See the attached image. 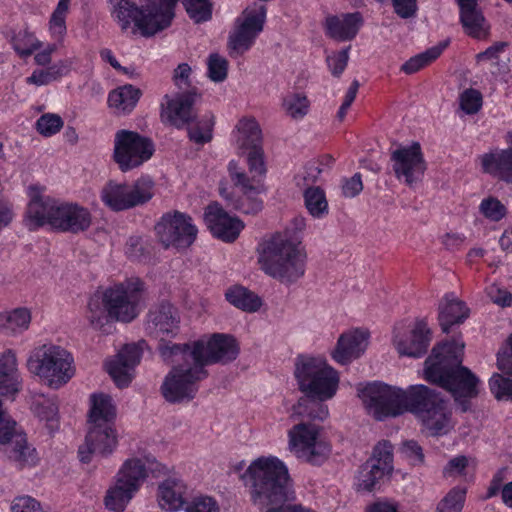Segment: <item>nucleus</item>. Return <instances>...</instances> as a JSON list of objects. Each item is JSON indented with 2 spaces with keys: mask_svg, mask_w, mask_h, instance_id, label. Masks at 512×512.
Returning <instances> with one entry per match:
<instances>
[{
  "mask_svg": "<svg viewBox=\"0 0 512 512\" xmlns=\"http://www.w3.org/2000/svg\"><path fill=\"white\" fill-rule=\"evenodd\" d=\"M361 398L368 412L377 420L409 411L416 415L423 429L431 436L445 435L454 426L447 404L425 385H412L402 390L383 383H372L362 390Z\"/></svg>",
  "mask_w": 512,
  "mask_h": 512,
  "instance_id": "f257e3e1",
  "label": "nucleus"
},
{
  "mask_svg": "<svg viewBox=\"0 0 512 512\" xmlns=\"http://www.w3.org/2000/svg\"><path fill=\"white\" fill-rule=\"evenodd\" d=\"M250 501L264 512H298L294 483L286 463L274 455L253 459L239 474Z\"/></svg>",
  "mask_w": 512,
  "mask_h": 512,
  "instance_id": "f03ea898",
  "label": "nucleus"
},
{
  "mask_svg": "<svg viewBox=\"0 0 512 512\" xmlns=\"http://www.w3.org/2000/svg\"><path fill=\"white\" fill-rule=\"evenodd\" d=\"M294 376L299 390L306 396L293 406L292 417L324 421L329 416L323 402L332 399L339 388L340 375L322 357L299 355Z\"/></svg>",
  "mask_w": 512,
  "mask_h": 512,
  "instance_id": "7ed1b4c3",
  "label": "nucleus"
},
{
  "mask_svg": "<svg viewBox=\"0 0 512 512\" xmlns=\"http://www.w3.org/2000/svg\"><path fill=\"white\" fill-rule=\"evenodd\" d=\"M463 350L460 340L436 345L425 361L424 378L450 392L462 411H467L468 401L479 393L480 380L461 366Z\"/></svg>",
  "mask_w": 512,
  "mask_h": 512,
  "instance_id": "20e7f679",
  "label": "nucleus"
},
{
  "mask_svg": "<svg viewBox=\"0 0 512 512\" xmlns=\"http://www.w3.org/2000/svg\"><path fill=\"white\" fill-rule=\"evenodd\" d=\"M177 0H109L110 13L122 33L151 37L170 26Z\"/></svg>",
  "mask_w": 512,
  "mask_h": 512,
  "instance_id": "39448f33",
  "label": "nucleus"
},
{
  "mask_svg": "<svg viewBox=\"0 0 512 512\" xmlns=\"http://www.w3.org/2000/svg\"><path fill=\"white\" fill-rule=\"evenodd\" d=\"M258 263L269 276L292 283L305 273L306 253L288 230L263 240L258 246Z\"/></svg>",
  "mask_w": 512,
  "mask_h": 512,
  "instance_id": "423d86ee",
  "label": "nucleus"
},
{
  "mask_svg": "<svg viewBox=\"0 0 512 512\" xmlns=\"http://www.w3.org/2000/svg\"><path fill=\"white\" fill-rule=\"evenodd\" d=\"M159 351L165 360L193 361L205 368L207 365L226 364L235 360L239 354V345L231 335L214 333L191 344L161 343Z\"/></svg>",
  "mask_w": 512,
  "mask_h": 512,
  "instance_id": "0eeeda50",
  "label": "nucleus"
},
{
  "mask_svg": "<svg viewBox=\"0 0 512 512\" xmlns=\"http://www.w3.org/2000/svg\"><path fill=\"white\" fill-rule=\"evenodd\" d=\"M156 462L149 457H130L119 467L107 489L104 504L114 512H123L154 470Z\"/></svg>",
  "mask_w": 512,
  "mask_h": 512,
  "instance_id": "6e6552de",
  "label": "nucleus"
},
{
  "mask_svg": "<svg viewBox=\"0 0 512 512\" xmlns=\"http://www.w3.org/2000/svg\"><path fill=\"white\" fill-rule=\"evenodd\" d=\"M26 365L31 374L53 389L67 384L76 371L72 354L56 345H43L34 349Z\"/></svg>",
  "mask_w": 512,
  "mask_h": 512,
  "instance_id": "1a4fd4ad",
  "label": "nucleus"
},
{
  "mask_svg": "<svg viewBox=\"0 0 512 512\" xmlns=\"http://www.w3.org/2000/svg\"><path fill=\"white\" fill-rule=\"evenodd\" d=\"M287 437L288 450L302 462L320 466L331 454L332 445L317 424L302 421L288 430Z\"/></svg>",
  "mask_w": 512,
  "mask_h": 512,
  "instance_id": "9d476101",
  "label": "nucleus"
},
{
  "mask_svg": "<svg viewBox=\"0 0 512 512\" xmlns=\"http://www.w3.org/2000/svg\"><path fill=\"white\" fill-rule=\"evenodd\" d=\"M175 365L165 376L161 385V393L169 403H182L192 400L197 391L198 383L206 379L208 371L196 362L187 360L171 361Z\"/></svg>",
  "mask_w": 512,
  "mask_h": 512,
  "instance_id": "9b49d317",
  "label": "nucleus"
},
{
  "mask_svg": "<svg viewBox=\"0 0 512 512\" xmlns=\"http://www.w3.org/2000/svg\"><path fill=\"white\" fill-rule=\"evenodd\" d=\"M108 315L116 321L131 322L141 311L145 285L139 278H128L103 290Z\"/></svg>",
  "mask_w": 512,
  "mask_h": 512,
  "instance_id": "f8f14e48",
  "label": "nucleus"
},
{
  "mask_svg": "<svg viewBox=\"0 0 512 512\" xmlns=\"http://www.w3.org/2000/svg\"><path fill=\"white\" fill-rule=\"evenodd\" d=\"M153 187L148 177L132 183L110 180L101 188L100 199L112 211H125L147 203L153 197Z\"/></svg>",
  "mask_w": 512,
  "mask_h": 512,
  "instance_id": "ddd939ff",
  "label": "nucleus"
},
{
  "mask_svg": "<svg viewBox=\"0 0 512 512\" xmlns=\"http://www.w3.org/2000/svg\"><path fill=\"white\" fill-rule=\"evenodd\" d=\"M154 144L135 131L119 130L114 137L113 159L122 172L140 167L154 154Z\"/></svg>",
  "mask_w": 512,
  "mask_h": 512,
  "instance_id": "4468645a",
  "label": "nucleus"
},
{
  "mask_svg": "<svg viewBox=\"0 0 512 512\" xmlns=\"http://www.w3.org/2000/svg\"><path fill=\"white\" fill-rule=\"evenodd\" d=\"M266 21V7L260 3L248 6L235 21L230 33L228 47L231 55H242L255 43L263 31Z\"/></svg>",
  "mask_w": 512,
  "mask_h": 512,
  "instance_id": "2eb2a0df",
  "label": "nucleus"
},
{
  "mask_svg": "<svg viewBox=\"0 0 512 512\" xmlns=\"http://www.w3.org/2000/svg\"><path fill=\"white\" fill-rule=\"evenodd\" d=\"M228 173L236 191L231 197L223 193L222 195L230 201L233 208L245 214H256L261 211L263 202L259 194L262 192V183L259 179L249 178L235 160L228 163Z\"/></svg>",
  "mask_w": 512,
  "mask_h": 512,
  "instance_id": "dca6fc26",
  "label": "nucleus"
},
{
  "mask_svg": "<svg viewBox=\"0 0 512 512\" xmlns=\"http://www.w3.org/2000/svg\"><path fill=\"white\" fill-rule=\"evenodd\" d=\"M160 242L166 247L186 249L193 244L198 229L192 218L182 212L164 214L155 226Z\"/></svg>",
  "mask_w": 512,
  "mask_h": 512,
  "instance_id": "f3484780",
  "label": "nucleus"
},
{
  "mask_svg": "<svg viewBox=\"0 0 512 512\" xmlns=\"http://www.w3.org/2000/svg\"><path fill=\"white\" fill-rule=\"evenodd\" d=\"M431 341V331L425 319L410 324L400 323L393 329L392 344L400 356L419 358Z\"/></svg>",
  "mask_w": 512,
  "mask_h": 512,
  "instance_id": "a211bd4d",
  "label": "nucleus"
},
{
  "mask_svg": "<svg viewBox=\"0 0 512 512\" xmlns=\"http://www.w3.org/2000/svg\"><path fill=\"white\" fill-rule=\"evenodd\" d=\"M391 162L396 178L408 186L419 182L426 171L424 155L417 142L392 151Z\"/></svg>",
  "mask_w": 512,
  "mask_h": 512,
  "instance_id": "6ab92c4d",
  "label": "nucleus"
},
{
  "mask_svg": "<svg viewBox=\"0 0 512 512\" xmlns=\"http://www.w3.org/2000/svg\"><path fill=\"white\" fill-rule=\"evenodd\" d=\"M71 0H59L53 12L51 13L47 30L53 43L47 44L42 50L34 56V62L38 66H45L51 63L53 54L59 46H62L67 36V16L70 10Z\"/></svg>",
  "mask_w": 512,
  "mask_h": 512,
  "instance_id": "aec40b11",
  "label": "nucleus"
},
{
  "mask_svg": "<svg viewBox=\"0 0 512 512\" xmlns=\"http://www.w3.org/2000/svg\"><path fill=\"white\" fill-rule=\"evenodd\" d=\"M44 190L39 185H30L27 188L29 202L24 222L29 230H37L45 225L52 228V218L55 217L58 201L44 195Z\"/></svg>",
  "mask_w": 512,
  "mask_h": 512,
  "instance_id": "412c9836",
  "label": "nucleus"
},
{
  "mask_svg": "<svg viewBox=\"0 0 512 512\" xmlns=\"http://www.w3.org/2000/svg\"><path fill=\"white\" fill-rule=\"evenodd\" d=\"M144 346L145 341L127 344L113 359L105 362L107 372L118 387H127L131 383L134 369L140 363Z\"/></svg>",
  "mask_w": 512,
  "mask_h": 512,
  "instance_id": "4be33fe9",
  "label": "nucleus"
},
{
  "mask_svg": "<svg viewBox=\"0 0 512 512\" xmlns=\"http://www.w3.org/2000/svg\"><path fill=\"white\" fill-rule=\"evenodd\" d=\"M118 443L114 425H88L85 442L79 447L81 462L89 463L93 454L108 455Z\"/></svg>",
  "mask_w": 512,
  "mask_h": 512,
  "instance_id": "5701e85b",
  "label": "nucleus"
},
{
  "mask_svg": "<svg viewBox=\"0 0 512 512\" xmlns=\"http://www.w3.org/2000/svg\"><path fill=\"white\" fill-rule=\"evenodd\" d=\"M204 220L213 236L227 243L234 242L245 226L242 220L228 214L218 203L208 205Z\"/></svg>",
  "mask_w": 512,
  "mask_h": 512,
  "instance_id": "b1692460",
  "label": "nucleus"
},
{
  "mask_svg": "<svg viewBox=\"0 0 512 512\" xmlns=\"http://www.w3.org/2000/svg\"><path fill=\"white\" fill-rule=\"evenodd\" d=\"M52 218V228L61 232L79 233L86 231L92 223L88 208L73 202H58Z\"/></svg>",
  "mask_w": 512,
  "mask_h": 512,
  "instance_id": "393cba45",
  "label": "nucleus"
},
{
  "mask_svg": "<svg viewBox=\"0 0 512 512\" xmlns=\"http://www.w3.org/2000/svg\"><path fill=\"white\" fill-rule=\"evenodd\" d=\"M369 333L361 329H352L342 333L331 352L332 359L340 364L347 365L358 359L367 349Z\"/></svg>",
  "mask_w": 512,
  "mask_h": 512,
  "instance_id": "a878e982",
  "label": "nucleus"
},
{
  "mask_svg": "<svg viewBox=\"0 0 512 512\" xmlns=\"http://www.w3.org/2000/svg\"><path fill=\"white\" fill-rule=\"evenodd\" d=\"M179 323L177 309L169 303H163L149 312L146 329L152 337L163 341L177 333Z\"/></svg>",
  "mask_w": 512,
  "mask_h": 512,
  "instance_id": "bb28decb",
  "label": "nucleus"
},
{
  "mask_svg": "<svg viewBox=\"0 0 512 512\" xmlns=\"http://www.w3.org/2000/svg\"><path fill=\"white\" fill-rule=\"evenodd\" d=\"M363 25L359 12L328 15L323 23L326 36L339 42L350 41L356 37Z\"/></svg>",
  "mask_w": 512,
  "mask_h": 512,
  "instance_id": "cd10ccee",
  "label": "nucleus"
},
{
  "mask_svg": "<svg viewBox=\"0 0 512 512\" xmlns=\"http://www.w3.org/2000/svg\"><path fill=\"white\" fill-rule=\"evenodd\" d=\"M194 95V91L182 92L173 98L166 95L165 103H162V117L177 128L188 124L192 118Z\"/></svg>",
  "mask_w": 512,
  "mask_h": 512,
  "instance_id": "c85d7f7f",
  "label": "nucleus"
},
{
  "mask_svg": "<svg viewBox=\"0 0 512 512\" xmlns=\"http://www.w3.org/2000/svg\"><path fill=\"white\" fill-rule=\"evenodd\" d=\"M233 146L239 154L262 146V131L258 122L251 117L241 118L231 134Z\"/></svg>",
  "mask_w": 512,
  "mask_h": 512,
  "instance_id": "c756f323",
  "label": "nucleus"
},
{
  "mask_svg": "<svg viewBox=\"0 0 512 512\" xmlns=\"http://www.w3.org/2000/svg\"><path fill=\"white\" fill-rule=\"evenodd\" d=\"M186 484L178 478H167L158 485L157 500L162 510L176 512L185 504Z\"/></svg>",
  "mask_w": 512,
  "mask_h": 512,
  "instance_id": "7c9ffc66",
  "label": "nucleus"
},
{
  "mask_svg": "<svg viewBox=\"0 0 512 512\" xmlns=\"http://www.w3.org/2000/svg\"><path fill=\"white\" fill-rule=\"evenodd\" d=\"M439 323L443 332L451 326L462 323L469 315V309L455 294H446L439 303Z\"/></svg>",
  "mask_w": 512,
  "mask_h": 512,
  "instance_id": "2f4dec72",
  "label": "nucleus"
},
{
  "mask_svg": "<svg viewBox=\"0 0 512 512\" xmlns=\"http://www.w3.org/2000/svg\"><path fill=\"white\" fill-rule=\"evenodd\" d=\"M88 425H114L116 407L110 395L94 393L89 398Z\"/></svg>",
  "mask_w": 512,
  "mask_h": 512,
  "instance_id": "473e14b6",
  "label": "nucleus"
},
{
  "mask_svg": "<svg viewBox=\"0 0 512 512\" xmlns=\"http://www.w3.org/2000/svg\"><path fill=\"white\" fill-rule=\"evenodd\" d=\"M75 65V58L67 57L56 61L53 64L46 65L44 69H36L26 79L28 84L36 86L48 85L53 81H58L69 75Z\"/></svg>",
  "mask_w": 512,
  "mask_h": 512,
  "instance_id": "72a5a7b5",
  "label": "nucleus"
},
{
  "mask_svg": "<svg viewBox=\"0 0 512 512\" xmlns=\"http://www.w3.org/2000/svg\"><path fill=\"white\" fill-rule=\"evenodd\" d=\"M460 21L463 29L470 37L482 40L490 33V25L478 7V4L460 8Z\"/></svg>",
  "mask_w": 512,
  "mask_h": 512,
  "instance_id": "f704fd0d",
  "label": "nucleus"
},
{
  "mask_svg": "<svg viewBox=\"0 0 512 512\" xmlns=\"http://www.w3.org/2000/svg\"><path fill=\"white\" fill-rule=\"evenodd\" d=\"M485 172L497 175L500 179L512 183V146L507 149L485 154L481 158Z\"/></svg>",
  "mask_w": 512,
  "mask_h": 512,
  "instance_id": "c9c22d12",
  "label": "nucleus"
},
{
  "mask_svg": "<svg viewBox=\"0 0 512 512\" xmlns=\"http://www.w3.org/2000/svg\"><path fill=\"white\" fill-rule=\"evenodd\" d=\"M31 322V312L24 307L0 313V333L17 335L27 330Z\"/></svg>",
  "mask_w": 512,
  "mask_h": 512,
  "instance_id": "e433bc0d",
  "label": "nucleus"
},
{
  "mask_svg": "<svg viewBox=\"0 0 512 512\" xmlns=\"http://www.w3.org/2000/svg\"><path fill=\"white\" fill-rule=\"evenodd\" d=\"M333 162L334 159L330 155L308 161L303 170L296 175V185L303 190L307 187H315L314 183L318 181L321 173L330 168Z\"/></svg>",
  "mask_w": 512,
  "mask_h": 512,
  "instance_id": "4c0bfd02",
  "label": "nucleus"
},
{
  "mask_svg": "<svg viewBox=\"0 0 512 512\" xmlns=\"http://www.w3.org/2000/svg\"><path fill=\"white\" fill-rule=\"evenodd\" d=\"M108 305L104 299V292L96 291L88 300L85 319L95 330H101L108 322Z\"/></svg>",
  "mask_w": 512,
  "mask_h": 512,
  "instance_id": "58836bf2",
  "label": "nucleus"
},
{
  "mask_svg": "<svg viewBox=\"0 0 512 512\" xmlns=\"http://www.w3.org/2000/svg\"><path fill=\"white\" fill-rule=\"evenodd\" d=\"M10 43L20 57L31 56L43 47L42 41L27 27L13 31L10 36Z\"/></svg>",
  "mask_w": 512,
  "mask_h": 512,
  "instance_id": "ea45409f",
  "label": "nucleus"
},
{
  "mask_svg": "<svg viewBox=\"0 0 512 512\" xmlns=\"http://www.w3.org/2000/svg\"><path fill=\"white\" fill-rule=\"evenodd\" d=\"M141 92L132 85H124L111 91L108 96V104L118 112H130L137 104Z\"/></svg>",
  "mask_w": 512,
  "mask_h": 512,
  "instance_id": "a19ab883",
  "label": "nucleus"
},
{
  "mask_svg": "<svg viewBox=\"0 0 512 512\" xmlns=\"http://www.w3.org/2000/svg\"><path fill=\"white\" fill-rule=\"evenodd\" d=\"M226 300L246 312H256L262 305L261 299L242 286H232L225 293Z\"/></svg>",
  "mask_w": 512,
  "mask_h": 512,
  "instance_id": "79ce46f5",
  "label": "nucleus"
},
{
  "mask_svg": "<svg viewBox=\"0 0 512 512\" xmlns=\"http://www.w3.org/2000/svg\"><path fill=\"white\" fill-rule=\"evenodd\" d=\"M374 462L375 460H367L360 466L355 483L358 491H372L384 476L389 475Z\"/></svg>",
  "mask_w": 512,
  "mask_h": 512,
  "instance_id": "37998d69",
  "label": "nucleus"
},
{
  "mask_svg": "<svg viewBox=\"0 0 512 512\" xmlns=\"http://www.w3.org/2000/svg\"><path fill=\"white\" fill-rule=\"evenodd\" d=\"M304 205L315 219H322L329 213L325 191L320 187H307L303 192Z\"/></svg>",
  "mask_w": 512,
  "mask_h": 512,
  "instance_id": "c03bdc74",
  "label": "nucleus"
},
{
  "mask_svg": "<svg viewBox=\"0 0 512 512\" xmlns=\"http://www.w3.org/2000/svg\"><path fill=\"white\" fill-rule=\"evenodd\" d=\"M214 127V116L212 113H206L196 122L191 123L188 127V135L190 140L197 144H205L212 139Z\"/></svg>",
  "mask_w": 512,
  "mask_h": 512,
  "instance_id": "a18cd8bd",
  "label": "nucleus"
},
{
  "mask_svg": "<svg viewBox=\"0 0 512 512\" xmlns=\"http://www.w3.org/2000/svg\"><path fill=\"white\" fill-rule=\"evenodd\" d=\"M446 45L435 46L427 49L425 52L417 54L407 60L402 66L401 70L406 74H413L428 66L435 59H437L443 52Z\"/></svg>",
  "mask_w": 512,
  "mask_h": 512,
  "instance_id": "49530a36",
  "label": "nucleus"
},
{
  "mask_svg": "<svg viewBox=\"0 0 512 512\" xmlns=\"http://www.w3.org/2000/svg\"><path fill=\"white\" fill-rule=\"evenodd\" d=\"M282 106L289 117L301 120L308 114L310 102L302 93H289L284 97Z\"/></svg>",
  "mask_w": 512,
  "mask_h": 512,
  "instance_id": "de8ad7c7",
  "label": "nucleus"
},
{
  "mask_svg": "<svg viewBox=\"0 0 512 512\" xmlns=\"http://www.w3.org/2000/svg\"><path fill=\"white\" fill-rule=\"evenodd\" d=\"M478 210L480 215L489 222H499L507 215L506 206L493 196L483 198Z\"/></svg>",
  "mask_w": 512,
  "mask_h": 512,
  "instance_id": "09e8293b",
  "label": "nucleus"
},
{
  "mask_svg": "<svg viewBox=\"0 0 512 512\" xmlns=\"http://www.w3.org/2000/svg\"><path fill=\"white\" fill-rule=\"evenodd\" d=\"M35 412L51 432L58 428V406L53 399L42 397L35 404Z\"/></svg>",
  "mask_w": 512,
  "mask_h": 512,
  "instance_id": "8fccbe9b",
  "label": "nucleus"
},
{
  "mask_svg": "<svg viewBox=\"0 0 512 512\" xmlns=\"http://www.w3.org/2000/svg\"><path fill=\"white\" fill-rule=\"evenodd\" d=\"M10 458L20 466H32L37 462L36 450L30 447L26 439L21 436L15 440L13 449L10 452Z\"/></svg>",
  "mask_w": 512,
  "mask_h": 512,
  "instance_id": "3c124183",
  "label": "nucleus"
},
{
  "mask_svg": "<svg viewBox=\"0 0 512 512\" xmlns=\"http://www.w3.org/2000/svg\"><path fill=\"white\" fill-rule=\"evenodd\" d=\"M368 460H375L374 464L380 466L382 470L391 474L393 471V447L389 441L379 442L373 449L372 455Z\"/></svg>",
  "mask_w": 512,
  "mask_h": 512,
  "instance_id": "603ef678",
  "label": "nucleus"
},
{
  "mask_svg": "<svg viewBox=\"0 0 512 512\" xmlns=\"http://www.w3.org/2000/svg\"><path fill=\"white\" fill-rule=\"evenodd\" d=\"M466 491L460 487L452 488L438 503L437 512H461L465 502Z\"/></svg>",
  "mask_w": 512,
  "mask_h": 512,
  "instance_id": "864d4df0",
  "label": "nucleus"
},
{
  "mask_svg": "<svg viewBox=\"0 0 512 512\" xmlns=\"http://www.w3.org/2000/svg\"><path fill=\"white\" fill-rule=\"evenodd\" d=\"M244 155L247 157V164L251 174L249 178H256L261 182L267 172L263 146L247 150Z\"/></svg>",
  "mask_w": 512,
  "mask_h": 512,
  "instance_id": "5fc2aeb1",
  "label": "nucleus"
},
{
  "mask_svg": "<svg viewBox=\"0 0 512 512\" xmlns=\"http://www.w3.org/2000/svg\"><path fill=\"white\" fill-rule=\"evenodd\" d=\"M459 105L462 112L467 115L478 113L483 105V97L480 91L468 88L459 95Z\"/></svg>",
  "mask_w": 512,
  "mask_h": 512,
  "instance_id": "6e6d98bb",
  "label": "nucleus"
},
{
  "mask_svg": "<svg viewBox=\"0 0 512 512\" xmlns=\"http://www.w3.org/2000/svg\"><path fill=\"white\" fill-rule=\"evenodd\" d=\"M489 388L497 400H509L512 402V379L495 373L489 379Z\"/></svg>",
  "mask_w": 512,
  "mask_h": 512,
  "instance_id": "4d7b16f0",
  "label": "nucleus"
},
{
  "mask_svg": "<svg viewBox=\"0 0 512 512\" xmlns=\"http://www.w3.org/2000/svg\"><path fill=\"white\" fill-rule=\"evenodd\" d=\"M184 6L189 16L197 23L211 18V5L208 0H184Z\"/></svg>",
  "mask_w": 512,
  "mask_h": 512,
  "instance_id": "13d9d810",
  "label": "nucleus"
},
{
  "mask_svg": "<svg viewBox=\"0 0 512 512\" xmlns=\"http://www.w3.org/2000/svg\"><path fill=\"white\" fill-rule=\"evenodd\" d=\"M208 76L214 82H222L227 78L228 62L217 53L211 54L207 60Z\"/></svg>",
  "mask_w": 512,
  "mask_h": 512,
  "instance_id": "bf43d9fd",
  "label": "nucleus"
},
{
  "mask_svg": "<svg viewBox=\"0 0 512 512\" xmlns=\"http://www.w3.org/2000/svg\"><path fill=\"white\" fill-rule=\"evenodd\" d=\"M184 512H220V506L214 497L198 495L188 502Z\"/></svg>",
  "mask_w": 512,
  "mask_h": 512,
  "instance_id": "052dcab7",
  "label": "nucleus"
},
{
  "mask_svg": "<svg viewBox=\"0 0 512 512\" xmlns=\"http://www.w3.org/2000/svg\"><path fill=\"white\" fill-rule=\"evenodd\" d=\"M63 121L56 114H44L36 122L37 131L43 136H52L60 131Z\"/></svg>",
  "mask_w": 512,
  "mask_h": 512,
  "instance_id": "680f3d73",
  "label": "nucleus"
},
{
  "mask_svg": "<svg viewBox=\"0 0 512 512\" xmlns=\"http://www.w3.org/2000/svg\"><path fill=\"white\" fill-rule=\"evenodd\" d=\"M348 59L349 47L328 55L326 57V63L332 75L339 77L344 72Z\"/></svg>",
  "mask_w": 512,
  "mask_h": 512,
  "instance_id": "e2e57ef3",
  "label": "nucleus"
},
{
  "mask_svg": "<svg viewBox=\"0 0 512 512\" xmlns=\"http://www.w3.org/2000/svg\"><path fill=\"white\" fill-rule=\"evenodd\" d=\"M469 459L466 456L458 455L452 458L443 469V476L447 479H456L466 474Z\"/></svg>",
  "mask_w": 512,
  "mask_h": 512,
  "instance_id": "0e129e2a",
  "label": "nucleus"
},
{
  "mask_svg": "<svg viewBox=\"0 0 512 512\" xmlns=\"http://www.w3.org/2000/svg\"><path fill=\"white\" fill-rule=\"evenodd\" d=\"M487 296L496 305L500 307H511L512 306V294L505 288H501L497 285H490L487 288Z\"/></svg>",
  "mask_w": 512,
  "mask_h": 512,
  "instance_id": "69168bd1",
  "label": "nucleus"
},
{
  "mask_svg": "<svg viewBox=\"0 0 512 512\" xmlns=\"http://www.w3.org/2000/svg\"><path fill=\"white\" fill-rule=\"evenodd\" d=\"M497 367L507 374H512V333L508 336L505 347L497 354Z\"/></svg>",
  "mask_w": 512,
  "mask_h": 512,
  "instance_id": "338daca9",
  "label": "nucleus"
},
{
  "mask_svg": "<svg viewBox=\"0 0 512 512\" xmlns=\"http://www.w3.org/2000/svg\"><path fill=\"white\" fill-rule=\"evenodd\" d=\"M13 512H43L40 503L30 496H20L12 503Z\"/></svg>",
  "mask_w": 512,
  "mask_h": 512,
  "instance_id": "774afa93",
  "label": "nucleus"
}]
</instances>
